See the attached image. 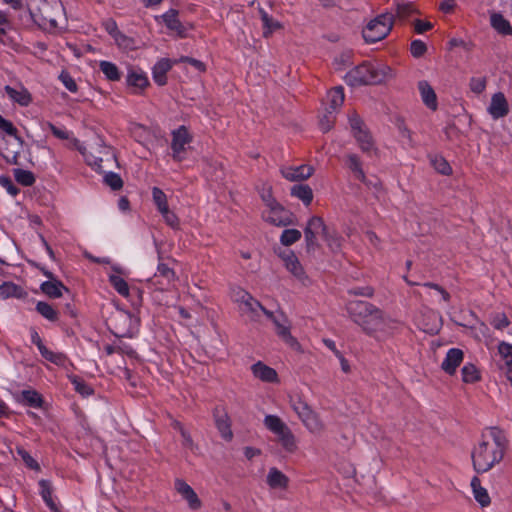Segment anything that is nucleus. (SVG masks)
Wrapping results in <instances>:
<instances>
[{"mask_svg":"<svg viewBox=\"0 0 512 512\" xmlns=\"http://www.w3.org/2000/svg\"><path fill=\"white\" fill-rule=\"evenodd\" d=\"M395 23L393 14L385 12L369 20L362 30V37L368 44L384 40L392 31Z\"/></svg>","mask_w":512,"mask_h":512,"instance_id":"nucleus-6","label":"nucleus"},{"mask_svg":"<svg viewBox=\"0 0 512 512\" xmlns=\"http://www.w3.org/2000/svg\"><path fill=\"white\" fill-rule=\"evenodd\" d=\"M498 353L502 360L501 369L506 370L507 376L512 374V344L501 341L498 345Z\"/></svg>","mask_w":512,"mask_h":512,"instance_id":"nucleus-29","label":"nucleus"},{"mask_svg":"<svg viewBox=\"0 0 512 512\" xmlns=\"http://www.w3.org/2000/svg\"><path fill=\"white\" fill-rule=\"evenodd\" d=\"M152 196H153V201L156 204L159 212L163 211L164 209L169 208L168 202H167V197H166L165 193L160 188L154 187L152 189Z\"/></svg>","mask_w":512,"mask_h":512,"instance_id":"nucleus-53","label":"nucleus"},{"mask_svg":"<svg viewBox=\"0 0 512 512\" xmlns=\"http://www.w3.org/2000/svg\"><path fill=\"white\" fill-rule=\"evenodd\" d=\"M259 195L261 200L265 204V208L278 202L273 196L272 186L269 184H263L259 189Z\"/></svg>","mask_w":512,"mask_h":512,"instance_id":"nucleus-52","label":"nucleus"},{"mask_svg":"<svg viewBox=\"0 0 512 512\" xmlns=\"http://www.w3.org/2000/svg\"><path fill=\"white\" fill-rule=\"evenodd\" d=\"M301 236V232L297 229H285L280 236V242L284 246H291L299 241Z\"/></svg>","mask_w":512,"mask_h":512,"instance_id":"nucleus-45","label":"nucleus"},{"mask_svg":"<svg viewBox=\"0 0 512 512\" xmlns=\"http://www.w3.org/2000/svg\"><path fill=\"white\" fill-rule=\"evenodd\" d=\"M22 295V289L12 282H4L0 285V299H6L9 297L20 298Z\"/></svg>","mask_w":512,"mask_h":512,"instance_id":"nucleus-36","label":"nucleus"},{"mask_svg":"<svg viewBox=\"0 0 512 512\" xmlns=\"http://www.w3.org/2000/svg\"><path fill=\"white\" fill-rule=\"evenodd\" d=\"M160 213L162 214L167 225H169L173 229L179 228V224H180L179 218L177 217V215L174 212L170 211L169 208L164 209Z\"/></svg>","mask_w":512,"mask_h":512,"instance_id":"nucleus-59","label":"nucleus"},{"mask_svg":"<svg viewBox=\"0 0 512 512\" xmlns=\"http://www.w3.org/2000/svg\"><path fill=\"white\" fill-rule=\"evenodd\" d=\"M22 400L25 402V404L31 406V407H41L42 406V397L41 395L35 391V390H24L21 393Z\"/></svg>","mask_w":512,"mask_h":512,"instance_id":"nucleus-43","label":"nucleus"},{"mask_svg":"<svg viewBox=\"0 0 512 512\" xmlns=\"http://www.w3.org/2000/svg\"><path fill=\"white\" fill-rule=\"evenodd\" d=\"M39 351L46 360L56 365H63L66 360L65 355L62 353L52 352L45 345H40Z\"/></svg>","mask_w":512,"mask_h":512,"instance_id":"nucleus-46","label":"nucleus"},{"mask_svg":"<svg viewBox=\"0 0 512 512\" xmlns=\"http://www.w3.org/2000/svg\"><path fill=\"white\" fill-rule=\"evenodd\" d=\"M417 9L410 2H405L403 0L396 2V14L394 15L395 19H406L411 14L416 13Z\"/></svg>","mask_w":512,"mask_h":512,"instance_id":"nucleus-38","label":"nucleus"},{"mask_svg":"<svg viewBox=\"0 0 512 512\" xmlns=\"http://www.w3.org/2000/svg\"><path fill=\"white\" fill-rule=\"evenodd\" d=\"M72 143L84 156L86 163L100 173H105L106 170L118 165L113 149L99 138L90 143L88 148L83 147L76 138H72Z\"/></svg>","mask_w":512,"mask_h":512,"instance_id":"nucleus-4","label":"nucleus"},{"mask_svg":"<svg viewBox=\"0 0 512 512\" xmlns=\"http://www.w3.org/2000/svg\"><path fill=\"white\" fill-rule=\"evenodd\" d=\"M264 314L273 322L275 325V329L279 328L280 326L284 325L289 320L283 313H273L268 310H264Z\"/></svg>","mask_w":512,"mask_h":512,"instance_id":"nucleus-60","label":"nucleus"},{"mask_svg":"<svg viewBox=\"0 0 512 512\" xmlns=\"http://www.w3.org/2000/svg\"><path fill=\"white\" fill-rule=\"evenodd\" d=\"M109 282L121 296L129 298L130 288L124 278L117 274H111L109 275Z\"/></svg>","mask_w":512,"mask_h":512,"instance_id":"nucleus-35","label":"nucleus"},{"mask_svg":"<svg viewBox=\"0 0 512 512\" xmlns=\"http://www.w3.org/2000/svg\"><path fill=\"white\" fill-rule=\"evenodd\" d=\"M204 163L207 166V173L211 175L215 180L221 179L223 166L220 162L213 160L212 158H204Z\"/></svg>","mask_w":512,"mask_h":512,"instance_id":"nucleus-48","label":"nucleus"},{"mask_svg":"<svg viewBox=\"0 0 512 512\" xmlns=\"http://www.w3.org/2000/svg\"><path fill=\"white\" fill-rule=\"evenodd\" d=\"M291 195L301 200L306 206H309L313 200V191L307 184L294 185L291 188Z\"/></svg>","mask_w":512,"mask_h":512,"instance_id":"nucleus-32","label":"nucleus"},{"mask_svg":"<svg viewBox=\"0 0 512 512\" xmlns=\"http://www.w3.org/2000/svg\"><path fill=\"white\" fill-rule=\"evenodd\" d=\"M265 427L277 436V441L288 453H295L298 450L297 439L287 424L277 415H266L264 418Z\"/></svg>","mask_w":512,"mask_h":512,"instance_id":"nucleus-8","label":"nucleus"},{"mask_svg":"<svg viewBox=\"0 0 512 512\" xmlns=\"http://www.w3.org/2000/svg\"><path fill=\"white\" fill-rule=\"evenodd\" d=\"M418 89L421 94L422 101L424 104L435 111L437 109V96L432 86L425 80L418 83Z\"/></svg>","mask_w":512,"mask_h":512,"instance_id":"nucleus-24","label":"nucleus"},{"mask_svg":"<svg viewBox=\"0 0 512 512\" xmlns=\"http://www.w3.org/2000/svg\"><path fill=\"white\" fill-rule=\"evenodd\" d=\"M36 310L44 318L50 321H56L58 319V312L47 302L39 301L36 304Z\"/></svg>","mask_w":512,"mask_h":512,"instance_id":"nucleus-44","label":"nucleus"},{"mask_svg":"<svg viewBox=\"0 0 512 512\" xmlns=\"http://www.w3.org/2000/svg\"><path fill=\"white\" fill-rule=\"evenodd\" d=\"M506 450L507 439L503 432L498 428H490L471 452L474 470L479 474L490 471L501 463Z\"/></svg>","mask_w":512,"mask_h":512,"instance_id":"nucleus-2","label":"nucleus"},{"mask_svg":"<svg viewBox=\"0 0 512 512\" xmlns=\"http://www.w3.org/2000/svg\"><path fill=\"white\" fill-rule=\"evenodd\" d=\"M175 491L187 502L191 510H199L202 507V501L194 489L183 479L177 478L174 482Z\"/></svg>","mask_w":512,"mask_h":512,"instance_id":"nucleus-13","label":"nucleus"},{"mask_svg":"<svg viewBox=\"0 0 512 512\" xmlns=\"http://www.w3.org/2000/svg\"><path fill=\"white\" fill-rule=\"evenodd\" d=\"M252 374L255 378L266 383H278L279 378L276 370L261 361L251 366Z\"/></svg>","mask_w":512,"mask_h":512,"instance_id":"nucleus-16","label":"nucleus"},{"mask_svg":"<svg viewBox=\"0 0 512 512\" xmlns=\"http://www.w3.org/2000/svg\"><path fill=\"white\" fill-rule=\"evenodd\" d=\"M423 287L431 289L439 293L445 302H449L451 299V296L447 290H445L442 286L433 283V282H427L423 284Z\"/></svg>","mask_w":512,"mask_h":512,"instance_id":"nucleus-63","label":"nucleus"},{"mask_svg":"<svg viewBox=\"0 0 512 512\" xmlns=\"http://www.w3.org/2000/svg\"><path fill=\"white\" fill-rule=\"evenodd\" d=\"M115 42L123 50L131 51L137 48L136 41L123 33L115 39Z\"/></svg>","mask_w":512,"mask_h":512,"instance_id":"nucleus-56","label":"nucleus"},{"mask_svg":"<svg viewBox=\"0 0 512 512\" xmlns=\"http://www.w3.org/2000/svg\"><path fill=\"white\" fill-rule=\"evenodd\" d=\"M350 319L368 336L378 338L379 333H387L396 328L398 322L385 314L374 304L366 301H350L346 305Z\"/></svg>","mask_w":512,"mask_h":512,"instance_id":"nucleus-1","label":"nucleus"},{"mask_svg":"<svg viewBox=\"0 0 512 512\" xmlns=\"http://www.w3.org/2000/svg\"><path fill=\"white\" fill-rule=\"evenodd\" d=\"M393 70L384 64L363 63L346 75V82L351 86L377 85L393 78Z\"/></svg>","mask_w":512,"mask_h":512,"instance_id":"nucleus-5","label":"nucleus"},{"mask_svg":"<svg viewBox=\"0 0 512 512\" xmlns=\"http://www.w3.org/2000/svg\"><path fill=\"white\" fill-rule=\"evenodd\" d=\"M280 172L286 180L298 182L310 178L314 173V168L310 165L288 166L283 167Z\"/></svg>","mask_w":512,"mask_h":512,"instance_id":"nucleus-15","label":"nucleus"},{"mask_svg":"<svg viewBox=\"0 0 512 512\" xmlns=\"http://www.w3.org/2000/svg\"><path fill=\"white\" fill-rule=\"evenodd\" d=\"M346 165L357 180L361 181L364 184L368 183L366 174L362 167V162L357 154H348L346 156Z\"/></svg>","mask_w":512,"mask_h":512,"instance_id":"nucleus-26","label":"nucleus"},{"mask_svg":"<svg viewBox=\"0 0 512 512\" xmlns=\"http://www.w3.org/2000/svg\"><path fill=\"white\" fill-rule=\"evenodd\" d=\"M14 177L23 186H31L35 182L33 173L28 170L14 169Z\"/></svg>","mask_w":512,"mask_h":512,"instance_id":"nucleus-50","label":"nucleus"},{"mask_svg":"<svg viewBox=\"0 0 512 512\" xmlns=\"http://www.w3.org/2000/svg\"><path fill=\"white\" fill-rule=\"evenodd\" d=\"M276 333L290 347L295 348L299 346L298 341L291 335L289 321L277 328Z\"/></svg>","mask_w":512,"mask_h":512,"instance_id":"nucleus-41","label":"nucleus"},{"mask_svg":"<svg viewBox=\"0 0 512 512\" xmlns=\"http://www.w3.org/2000/svg\"><path fill=\"white\" fill-rule=\"evenodd\" d=\"M104 183L112 190H120L123 187V180L118 174L113 172H108L105 174Z\"/></svg>","mask_w":512,"mask_h":512,"instance_id":"nucleus-55","label":"nucleus"},{"mask_svg":"<svg viewBox=\"0 0 512 512\" xmlns=\"http://www.w3.org/2000/svg\"><path fill=\"white\" fill-rule=\"evenodd\" d=\"M163 20L166 26L177 33V35L181 38L187 36L186 28L178 19V11L175 9H170L167 13L163 15Z\"/></svg>","mask_w":512,"mask_h":512,"instance_id":"nucleus-25","label":"nucleus"},{"mask_svg":"<svg viewBox=\"0 0 512 512\" xmlns=\"http://www.w3.org/2000/svg\"><path fill=\"white\" fill-rule=\"evenodd\" d=\"M127 84L143 90L149 86V80L142 70L131 68L127 74Z\"/></svg>","mask_w":512,"mask_h":512,"instance_id":"nucleus-30","label":"nucleus"},{"mask_svg":"<svg viewBox=\"0 0 512 512\" xmlns=\"http://www.w3.org/2000/svg\"><path fill=\"white\" fill-rule=\"evenodd\" d=\"M59 79L61 80V82L63 83V85L70 91V92H73L75 93L78 89L77 87V84L76 82L74 81V79L70 76L69 73L65 72V71H62L60 76H59Z\"/></svg>","mask_w":512,"mask_h":512,"instance_id":"nucleus-62","label":"nucleus"},{"mask_svg":"<svg viewBox=\"0 0 512 512\" xmlns=\"http://www.w3.org/2000/svg\"><path fill=\"white\" fill-rule=\"evenodd\" d=\"M462 380L465 383H475L480 380V374L475 365L468 363L461 369Z\"/></svg>","mask_w":512,"mask_h":512,"instance_id":"nucleus-40","label":"nucleus"},{"mask_svg":"<svg viewBox=\"0 0 512 512\" xmlns=\"http://www.w3.org/2000/svg\"><path fill=\"white\" fill-rule=\"evenodd\" d=\"M261 217L263 221L276 227H286L294 222L293 213L279 202L266 207L262 211Z\"/></svg>","mask_w":512,"mask_h":512,"instance_id":"nucleus-10","label":"nucleus"},{"mask_svg":"<svg viewBox=\"0 0 512 512\" xmlns=\"http://www.w3.org/2000/svg\"><path fill=\"white\" fill-rule=\"evenodd\" d=\"M5 91L14 102L21 106H28L32 101L31 94L22 86L19 88H13L7 85L5 86Z\"/></svg>","mask_w":512,"mask_h":512,"instance_id":"nucleus-28","label":"nucleus"},{"mask_svg":"<svg viewBox=\"0 0 512 512\" xmlns=\"http://www.w3.org/2000/svg\"><path fill=\"white\" fill-rule=\"evenodd\" d=\"M491 26L500 34L512 35V26L508 20H506L499 13H492L490 17Z\"/></svg>","mask_w":512,"mask_h":512,"instance_id":"nucleus-33","label":"nucleus"},{"mask_svg":"<svg viewBox=\"0 0 512 512\" xmlns=\"http://www.w3.org/2000/svg\"><path fill=\"white\" fill-rule=\"evenodd\" d=\"M0 129L6 132L9 136L17 135V129L12 122L6 120L0 115Z\"/></svg>","mask_w":512,"mask_h":512,"instance_id":"nucleus-64","label":"nucleus"},{"mask_svg":"<svg viewBox=\"0 0 512 512\" xmlns=\"http://www.w3.org/2000/svg\"><path fill=\"white\" fill-rule=\"evenodd\" d=\"M38 12L42 23L51 28L58 27V22L64 17V7L59 0L43 1Z\"/></svg>","mask_w":512,"mask_h":512,"instance_id":"nucleus-11","label":"nucleus"},{"mask_svg":"<svg viewBox=\"0 0 512 512\" xmlns=\"http://www.w3.org/2000/svg\"><path fill=\"white\" fill-rule=\"evenodd\" d=\"M23 140L18 135L13 136L11 141H6V146L3 148L2 155L7 162L11 164H19V156L23 148Z\"/></svg>","mask_w":512,"mask_h":512,"instance_id":"nucleus-17","label":"nucleus"},{"mask_svg":"<svg viewBox=\"0 0 512 512\" xmlns=\"http://www.w3.org/2000/svg\"><path fill=\"white\" fill-rule=\"evenodd\" d=\"M99 66L103 74L110 81H118L120 79V72L114 63L109 61H101Z\"/></svg>","mask_w":512,"mask_h":512,"instance_id":"nucleus-42","label":"nucleus"},{"mask_svg":"<svg viewBox=\"0 0 512 512\" xmlns=\"http://www.w3.org/2000/svg\"><path fill=\"white\" fill-rule=\"evenodd\" d=\"M266 482L271 489H287L289 485V478L276 467L269 469Z\"/></svg>","mask_w":512,"mask_h":512,"instance_id":"nucleus-22","label":"nucleus"},{"mask_svg":"<svg viewBox=\"0 0 512 512\" xmlns=\"http://www.w3.org/2000/svg\"><path fill=\"white\" fill-rule=\"evenodd\" d=\"M215 425L220 432L223 439L231 441L233 438V432L231 430V422L229 416L224 411L215 409L214 411Z\"/></svg>","mask_w":512,"mask_h":512,"instance_id":"nucleus-21","label":"nucleus"},{"mask_svg":"<svg viewBox=\"0 0 512 512\" xmlns=\"http://www.w3.org/2000/svg\"><path fill=\"white\" fill-rule=\"evenodd\" d=\"M242 305H243V312L247 313L251 320H256L258 316V311H262L264 313V310H266L260 302L255 300L250 294L243 292V295L240 299Z\"/></svg>","mask_w":512,"mask_h":512,"instance_id":"nucleus-23","label":"nucleus"},{"mask_svg":"<svg viewBox=\"0 0 512 512\" xmlns=\"http://www.w3.org/2000/svg\"><path fill=\"white\" fill-rule=\"evenodd\" d=\"M171 136L172 157L176 161H181L186 152V145L192 142L193 137L188 128L184 125L173 130Z\"/></svg>","mask_w":512,"mask_h":512,"instance_id":"nucleus-12","label":"nucleus"},{"mask_svg":"<svg viewBox=\"0 0 512 512\" xmlns=\"http://www.w3.org/2000/svg\"><path fill=\"white\" fill-rule=\"evenodd\" d=\"M471 488L475 500L481 507H487L490 505L491 498L488 494V491L482 486L481 480L477 476H474L471 479Z\"/></svg>","mask_w":512,"mask_h":512,"instance_id":"nucleus-27","label":"nucleus"},{"mask_svg":"<svg viewBox=\"0 0 512 512\" xmlns=\"http://www.w3.org/2000/svg\"><path fill=\"white\" fill-rule=\"evenodd\" d=\"M71 382L73 383L75 390L80 393L82 396H90L93 394V389L87 385L83 380L80 378L73 376L70 377Z\"/></svg>","mask_w":512,"mask_h":512,"instance_id":"nucleus-57","label":"nucleus"},{"mask_svg":"<svg viewBox=\"0 0 512 512\" xmlns=\"http://www.w3.org/2000/svg\"><path fill=\"white\" fill-rule=\"evenodd\" d=\"M41 291L50 298H60L62 291H68L67 287L59 280L45 281L40 286Z\"/></svg>","mask_w":512,"mask_h":512,"instance_id":"nucleus-31","label":"nucleus"},{"mask_svg":"<svg viewBox=\"0 0 512 512\" xmlns=\"http://www.w3.org/2000/svg\"><path fill=\"white\" fill-rule=\"evenodd\" d=\"M487 85L486 77H472L469 82L470 90L475 94H481Z\"/></svg>","mask_w":512,"mask_h":512,"instance_id":"nucleus-58","label":"nucleus"},{"mask_svg":"<svg viewBox=\"0 0 512 512\" xmlns=\"http://www.w3.org/2000/svg\"><path fill=\"white\" fill-rule=\"evenodd\" d=\"M284 265L286 269L303 285L310 284V279L306 275L299 259L297 256L289 251L288 253L283 254L282 256Z\"/></svg>","mask_w":512,"mask_h":512,"instance_id":"nucleus-14","label":"nucleus"},{"mask_svg":"<svg viewBox=\"0 0 512 512\" xmlns=\"http://www.w3.org/2000/svg\"><path fill=\"white\" fill-rule=\"evenodd\" d=\"M488 112L494 119L506 116L509 112L508 102L502 92L492 95Z\"/></svg>","mask_w":512,"mask_h":512,"instance_id":"nucleus-19","label":"nucleus"},{"mask_svg":"<svg viewBox=\"0 0 512 512\" xmlns=\"http://www.w3.org/2000/svg\"><path fill=\"white\" fill-rule=\"evenodd\" d=\"M158 277L163 278L167 284H171L178 279L175 271L172 268H170L167 264L162 262L158 264L157 272L154 275V278Z\"/></svg>","mask_w":512,"mask_h":512,"instance_id":"nucleus-39","label":"nucleus"},{"mask_svg":"<svg viewBox=\"0 0 512 512\" xmlns=\"http://www.w3.org/2000/svg\"><path fill=\"white\" fill-rule=\"evenodd\" d=\"M261 19L264 24V37H269L271 33L281 27L280 23L277 21H274L272 18L268 16V14L263 10L260 9Z\"/></svg>","mask_w":512,"mask_h":512,"instance_id":"nucleus-49","label":"nucleus"},{"mask_svg":"<svg viewBox=\"0 0 512 512\" xmlns=\"http://www.w3.org/2000/svg\"><path fill=\"white\" fill-rule=\"evenodd\" d=\"M329 107L327 109L336 111L344 102V92L341 86L333 88L327 95Z\"/></svg>","mask_w":512,"mask_h":512,"instance_id":"nucleus-34","label":"nucleus"},{"mask_svg":"<svg viewBox=\"0 0 512 512\" xmlns=\"http://www.w3.org/2000/svg\"><path fill=\"white\" fill-rule=\"evenodd\" d=\"M349 123L352 134L356 139L361 151L369 155L376 153L377 148L375 147L374 140L361 118L354 113L350 115Z\"/></svg>","mask_w":512,"mask_h":512,"instance_id":"nucleus-9","label":"nucleus"},{"mask_svg":"<svg viewBox=\"0 0 512 512\" xmlns=\"http://www.w3.org/2000/svg\"><path fill=\"white\" fill-rule=\"evenodd\" d=\"M430 162H431V165L433 166V168L438 173L445 175V176H449L452 174V168H451L450 164L448 163V161L444 157H442L440 155H435L430 158Z\"/></svg>","mask_w":512,"mask_h":512,"instance_id":"nucleus-37","label":"nucleus"},{"mask_svg":"<svg viewBox=\"0 0 512 512\" xmlns=\"http://www.w3.org/2000/svg\"><path fill=\"white\" fill-rule=\"evenodd\" d=\"M334 112L335 111L326 109V113L320 117V120H319L320 129L325 133L330 131L332 129V127L334 126V123H335Z\"/></svg>","mask_w":512,"mask_h":512,"instance_id":"nucleus-54","label":"nucleus"},{"mask_svg":"<svg viewBox=\"0 0 512 512\" xmlns=\"http://www.w3.org/2000/svg\"><path fill=\"white\" fill-rule=\"evenodd\" d=\"M40 485L42 487L41 494H42V497H43L45 503L48 505V507L51 509L52 512H60L59 509L57 508L56 504L52 500V495H51L52 491L49 486V483L45 480H42L40 482Z\"/></svg>","mask_w":512,"mask_h":512,"instance_id":"nucleus-51","label":"nucleus"},{"mask_svg":"<svg viewBox=\"0 0 512 512\" xmlns=\"http://www.w3.org/2000/svg\"><path fill=\"white\" fill-rule=\"evenodd\" d=\"M318 237L322 238L332 252L340 251L342 237L333 227L327 225L322 217L314 215L308 219L304 228L305 245L308 253L315 252L320 248Z\"/></svg>","mask_w":512,"mask_h":512,"instance_id":"nucleus-3","label":"nucleus"},{"mask_svg":"<svg viewBox=\"0 0 512 512\" xmlns=\"http://www.w3.org/2000/svg\"><path fill=\"white\" fill-rule=\"evenodd\" d=\"M490 324L496 330H503L507 328L511 324V322L504 312H496L491 315Z\"/></svg>","mask_w":512,"mask_h":512,"instance_id":"nucleus-47","label":"nucleus"},{"mask_svg":"<svg viewBox=\"0 0 512 512\" xmlns=\"http://www.w3.org/2000/svg\"><path fill=\"white\" fill-rule=\"evenodd\" d=\"M293 411L297 414L307 431L315 436L325 433L327 427L320 414L306 401L298 399L291 403Z\"/></svg>","mask_w":512,"mask_h":512,"instance_id":"nucleus-7","label":"nucleus"},{"mask_svg":"<svg viewBox=\"0 0 512 512\" xmlns=\"http://www.w3.org/2000/svg\"><path fill=\"white\" fill-rule=\"evenodd\" d=\"M410 51L414 57L419 58L426 53L427 46L421 40H414V41H412V43L410 45Z\"/></svg>","mask_w":512,"mask_h":512,"instance_id":"nucleus-61","label":"nucleus"},{"mask_svg":"<svg viewBox=\"0 0 512 512\" xmlns=\"http://www.w3.org/2000/svg\"><path fill=\"white\" fill-rule=\"evenodd\" d=\"M173 62L168 58L160 59L152 68L153 80L159 86H164L167 83V73L171 70Z\"/></svg>","mask_w":512,"mask_h":512,"instance_id":"nucleus-20","label":"nucleus"},{"mask_svg":"<svg viewBox=\"0 0 512 512\" xmlns=\"http://www.w3.org/2000/svg\"><path fill=\"white\" fill-rule=\"evenodd\" d=\"M463 359V351L458 348H452L447 352L446 357L441 364V369L445 373L453 375L456 372L457 367L463 362Z\"/></svg>","mask_w":512,"mask_h":512,"instance_id":"nucleus-18","label":"nucleus"}]
</instances>
